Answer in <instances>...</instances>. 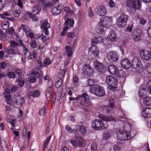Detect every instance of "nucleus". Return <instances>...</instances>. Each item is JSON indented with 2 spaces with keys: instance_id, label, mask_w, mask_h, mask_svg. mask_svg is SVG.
<instances>
[{
  "instance_id": "nucleus-1",
  "label": "nucleus",
  "mask_w": 151,
  "mask_h": 151,
  "mask_svg": "<svg viewBox=\"0 0 151 151\" xmlns=\"http://www.w3.org/2000/svg\"><path fill=\"white\" fill-rule=\"evenodd\" d=\"M90 91L92 93L99 97L103 96L105 95L103 88L98 85H94L93 87L90 89Z\"/></svg>"
},
{
  "instance_id": "nucleus-2",
  "label": "nucleus",
  "mask_w": 151,
  "mask_h": 151,
  "mask_svg": "<svg viewBox=\"0 0 151 151\" xmlns=\"http://www.w3.org/2000/svg\"><path fill=\"white\" fill-rule=\"evenodd\" d=\"M128 19V16L125 14H121L117 21L118 26L119 27L123 28L127 25V22Z\"/></svg>"
},
{
  "instance_id": "nucleus-3",
  "label": "nucleus",
  "mask_w": 151,
  "mask_h": 151,
  "mask_svg": "<svg viewBox=\"0 0 151 151\" xmlns=\"http://www.w3.org/2000/svg\"><path fill=\"white\" fill-rule=\"evenodd\" d=\"M106 82L112 89H114L117 87L118 82L117 79L115 77L112 76H107L106 78Z\"/></svg>"
},
{
  "instance_id": "nucleus-4",
  "label": "nucleus",
  "mask_w": 151,
  "mask_h": 151,
  "mask_svg": "<svg viewBox=\"0 0 151 151\" xmlns=\"http://www.w3.org/2000/svg\"><path fill=\"white\" fill-rule=\"evenodd\" d=\"M92 127L94 129L98 131L105 129L106 128L103 122L99 119H95L92 122Z\"/></svg>"
},
{
  "instance_id": "nucleus-5",
  "label": "nucleus",
  "mask_w": 151,
  "mask_h": 151,
  "mask_svg": "<svg viewBox=\"0 0 151 151\" xmlns=\"http://www.w3.org/2000/svg\"><path fill=\"white\" fill-rule=\"evenodd\" d=\"M98 43L97 37H95L94 38H93L92 41L91 42V46L90 50L95 58L98 57L99 54V51L96 48V46H95Z\"/></svg>"
},
{
  "instance_id": "nucleus-6",
  "label": "nucleus",
  "mask_w": 151,
  "mask_h": 151,
  "mask_svg": "<svg viewBox=\"0 0 151 151\" xmlns=\"http://www.w3.org/2000/svg\"><path fill=\"white\" fill-rule=\"evenodd\" d=\"M131 135L129 132L124 131L117 132V137L120 140H125L130 139Z\"/></svg>"
},
{
  "instance_id": "nucleus-7",
  "label": "nucleus",
  "mask_w": 151,
  "mask_h": 151,
  "mask_svg": "<svg viewBox=\"0 0 151 151\" xmlns=\"http://www.w3.org/2000/svg\"><path fill=\"white\" fill-rule=\"evenodd\" d=\"M112 24L111 18L107 16L103 17L100 18V21L99 23V24L103 25L105 27H109Z\"/></svg>"
},
{
  "instance_id": "nucleus-8",
  "label": "nucleus",
  "mask_w": 151,
  "mask_h": 151,
  "mask_svg": "<svg viewBox=\"0 0 151 151\" xmlns=\"http://www.w3.org/2000/svg\"><path fill=\"white\" fill-rule=\"evenodd\" d=\"M79 96H80V99L81 98L80 103L81 106L85 107H89L91 106L87 102V101L89 99V97L86 93H84L81 95Z\"/></svg>"
},
{
  "instance_id": "nucleus-9",
  "label": "nucleus",
  "mask_w": 151,
  "mask_h": 151,
  "mask_svg": "<svg viewBox=\"0 0 151 151\" xmlns=\"http://www.w3.org/2000/svg\"><path fill=\"white\" fill-rule=\"evenodd\" d=\"M108 60L111 63L116 62L118 60V57L117 53L114 51H111L107 54Z\"/></svg>"
},
{
  "instance_id": "nucleus-10",
  "label": "nucleus",
  "mask_w": 151,
  "mask_h": 151,
  "mask_svg": "<svg viewBox=\"0 0 151 151\" xmlns=\"http://www.w3.org/2000/svg\"><path fill=\"white\" fill-rule=\"evenodd\" d=\"M131 66L134 68L139 70L140 68H142L143 65L141 63L140 60L137 58H134L132 60Z\"/></svg>"
},
{
  "instance_id": "nucleus-11",
  "label": "nucleus",
  "mask_w": 151,
  "mask_h": 151,
  "mask_svg": "<svg viewBox=\"0 0 151 151\" xmlns=\"http://www.w3.org/2000/svg\"><path fill=\"white\" fill-rule=\"evenodd\" d=\"M140 57L146 60H151V52L147 50L142 51L140 52Z\"/></svg>"
},
{
  "instance_id": "nucleus-12",
  "label": "nucleus",
  "mask_w": 151,
  "mask_h": 151,
  "mask_svg": "<svg viewBox=\"0 0 151 151\" xmlns=\"http://www.w3.org/2000/svg\"><path fill=\"white\" fill-rule=\"evenodd\" d=\"M106 9L103 5H100L96 7L95 9L96 13L99 15L103 16L106 13Z\"/></svg>"
},
{
  "instance_id": "nucleus-13",
  "label": "nucleus",
  "mask_w": 151,
  "mask_h": 151,
  "mask_svg": "<svg viewBox=\"0 0 151 151\" xmlns=\"http://www.w3.org/2000/svg\"><path fill=\"white\" fill-rule=\"evenodd\" d=\"M94 65L96 69L100 72L103 73L105 71L106 67L103 63L96 61Z\"/></svg>"
},
{
  "instance_id": "nucleus-14",
  "label": "nucleus",
  "mask_w": 151,
  "mask_h": 151,
  "mask_svg": "<svg viewBox=\"0 0 151 151\" xmlns=\"http://www.w3.org/2000/svg\"><path fill=\"white\" fill-rule=\"evenodd\" d=\"M40 76V74L36 71H33L28 78V80L30 83H34L36 81V78Z\"/></svg>"
},
{
  "instance_id": "nucleus-15",
  "label": "nucleus",
  "mask_w": 151,
  "mask_h": 151,
  "mask_svg": "<svg viewBox=\"0 0 151 151\" xmlns=\"http://www.w3.org/2000/svg\"><path fill=\"white\" fill-rule=\"evenodd\" d=\"M121 64L122 68L126 69H128L131 66L130 61L127 59H125L122 60Z\"/></svg>"
},
{
  "instance_id": "nucleus-16",
  "label": "nucleus",
  "mask_w": 151,
  "mask_h": 151,
  "mask_svg": "<svg viewBox=\"0 0 151 151\" xmlns=\"http://www.w3.org/2000/svg\"><path fill=\"white\" fill-rule=\"evenodd\" d=\"M142 34V32L141 30L138 29L133 33L132 37L135 41H138L141 39V36Z\"/></svg>"
},
{
  "instance_id": "nucleus-17",
  "label": "nucleus",
  "mask_w": 151,
  "mask_h": 151,
  "mask_svg": "<svg viewBox=\"0 0 151 151\" xmlns=\"http://www.w3.org/2000/svg\"><path fill=\"white\" fill-rule=\"evenodd\" d=\"M141 115L144 117L148 118L151 116V108H145L141 112Z\"/></svg>"
},
{
  "instance_id": "nucleus-18",
  "label": "nucleus",
  "mask_w": 151,
  "mask_h": 151,
  "mask_svg": "<svg viewBox=\"0 0 151 151\" xmlns=\"http://www.w3.org/2000/svg\"><path fill=\"white\" fill-rule=\"evenodd\" d=\"M50 27V25L47 22H45L42 24V28H43V32L47 36L49 34L48 29Z\"/></svg>"
},
{
  "instance_id": "nucleus-19",
  "label": "nucleus",
  "mask_w": 151,
  "mask_h": 151,
  "mask_svg": "<svg viewBox=\"0 0 151 151\" xmlns=\"http://www.w3.org/2000/svg\"><path fill=\"white\" fill-rule=\"evenodd\" d=\"M108 38L111 41H115L117 40L116 33L112 30L111 31L108 36Z\"/></svg>"
},
{
  "instance_id": "nucleus-20",
  "label": "nucleus",
  "mask_w": 151,
  "mask_h": 151,
  "mask_svg": "<svg viewBox=\"0 0 151 151\" xmlns=\"http://www.w3.org/2000/svg\"><path fill=\"white\" fill-rule=\"evenodd\" d=\"M108 69L110 73L115 75L118 70L117 67L113 65H109L108 67Z\"/></svg>"
},
{
  "instance_id": "nucleus-21",
  "label": "nucleus",
  "mask_w": 151,
  "mask_h": 151,
  "mask_svg": "<svg viewBox=\"0 0 151 151\" xmlns=\"http://www.w3.org/2000/svg\"><path fill=\"white\" fill-rule=\"evenodd\" d=\"M99 116L100 118L106 122H110L114 119V117L112 116H107L103 114H100Z\"/></svg>"
},
{
  "instance_id": "nucleus-22",
  "label": "nucleus",
  "mask_w": 151,
  "mask_h": 151,
  "mask_svg": "<svg viewBox=\"0 0 151 151\" xmlns=\"http://www.w3.org/2000/svg\"><path fill=\"white\" fill-rule=\"evenodd\" d=\"M149 92L147 91L146 89L142 86L140 88L139 91V95L141 99L144 98L145 94V93Z\"/></svg>"
},
{
  "instance_id": "nucleus-23",
  "label": "nucleus",
  "mask_w": 151,
  "mask_h": 151,
  "mask_svg": "<svg viewBox=\"0 0 151 151\" xmlns=\"http://www.w3.org/2000/svg\"><path fill=\"white\" fill-rule=\"evenodd\" d=\"M25 102L24 98L23 97L21 98L18 100H17L15 102V105L18 108L21 107L23 105V103Z\"/></svg>"
},
{
  "instance_id": "nucleus-24",
  "label": "nucleus",
  "mask_w": 151,
  "mask_h": 151,
  "mask_svg": "<svg viewBox=\"0 0 151 151\" xmlns=\"http://www.w3.org/2000/svg\"><path fill=\"white\" fill-rule=\"evenodd\" d=\"M78 129L77 130H78L82 135H84L86 132V129L85 126L83 125H78L77 127Z\"/></svg>"
},
{
  "instance_id": "nucleus-25",
  "label": "nucleus",
  "mask_w": 151,
  "mask_h": 151,
  "mask_svg": "<svg viewBox=\"0 0 151 151\" xmlns=\"http://www.w3.org/2000/svg\"><path fill=\"white\" fill-rule=\"evenodd\" d=\"M133 9L135 10H140L141 7V2L139 0H136V3L134 4Z\"/></svg>"
},
{
  "instance_id": "nucleus-26",
  "label": "nucleus",
  "mask_w": 151,
  "mask_h": 151,
  "mask_svg": "<svg viewBox=\"0 0 151 151\" xmlns=\"http://www.w3.org/2000/svg\"><path fill=\"white\" fill-rule=\"evenodd\" d=\"M66 71V69H61L58 74V78L59 80H63Z\"/></svg>"
},
{
  "instance_id": "nucleus-27",
  "label": "nucleus",
  "mask_w": 151,
  "mask_h": 151,
  "mask_svg": "<svg viewBox=\"0 0 151 151\" xmlns=\"http://www.w3.org/2000/svg\"><path fill=\"white\" fill-rule=\"evenodd\" d=\"M105 27L103 25L98 24V25L96 29V31L98 33L102 34L104 31Z\"/></svg>"
},
{
  "instance_id": "nucleus-28",
  "label": "nucleus",
  "mask_w": 151,
  "mask_h": 151,
  "mask_svg": "<svg viewBox=\"0 0 151 151\" xmlns=\"http://www.w3.org/2000/svg\"><path fill=\"white\" fill-rule=\"evenodd\" d=\"M85 72L86 73L88 76H90L91 75H93V70L91 69V67H89L88 66H86L85 67Z\"/></svg>"
},
{
  "instance_id": "nucleus-29",
  "label": "nucleus",
  "mask_w": 151,
  "mask_h": 151,
  "mask_svg": "<svg viewBox=\"0 0 151 151\" xmlns=\"http://www.w3.org/2000/svg\"><path fill=\"white\" fill-rule=\"evenodd\" d=\"M29 95L33 97H36L39 96L40 94V92L38 90H35L33 92H30Z\"/></svg>"
},
{
  "instance_id": "nucleus-30",
  "label": "nucleus",
  "mask_w": 151,
  "mask_h": 151,
  "mask_svg": "<svg viewBox=\"0 0 151 151\" xmlns=\"http://www.w3.org/2000/svg\"><path fill=\"white\" fill-rule=\"evenodd\" d=\"M86 145L85 141L83 139H81L77 142L76 146L79 147H83Z\"/></svg>"
},
{
  "instance_id": "nucleus-31",
  "label": "nucleus",
  "mask_w": 151,
  "mask_h": 151,
  "mask_svg": "<svg viewBox=\"0 0 151 151\" xmlns=\"http://www.w3.org/2000/svg\"><path fill=\"white\" fill-rule=\"evenodd\" d=\"M59 6H58L57 7H54L52 8L51 10V12L52 14L54 15H57L60 13L61 10L60 9H59L58 8Z\"/></svg>"
},
{
  "instance_id": "nucleus-32",
  "label": "nucleus",
  "mask_w": 151,
  "mask_h": 151,
  "mask_svg": "<svg viewBox=\"0 0 151 151\" xmlns=\"http://www.w3.org/2000/svg\"><path fill=\"white\" fill-rule=\"evenodd\" d=\"M136 0H128L127 2V6L129 7L133 8L136 3Z\"/></svg>"
},
{
  "instance_id": "nucleus-33",
  "label": "nucleus",
  "mask_w": 151,
  "mask_h": 151,
  "mask_svg": "<svg viewBox=\"0 0 151 151\" xmlns=\"http://www.w3.org/2000/svg\"><path fill=\"white\" fill-rule=\"evenodd\" d=\"M117 72L116 73V76L119 77L124 78L125 76V73L122 70H118Z\"/></svg>"
},
{
  "instance_id": "nucleus-34",
  "label": "nucleus",
  "mask_w": 151,
  "mask_h": 151,
  "mask_svg": "<svg viewBox=\"0 0 151 151\" xmlns=\"http://www.w3.org/2000/svg\"><path fill=\"white\" fill-rule=\"evenodd\" d=\"M65 48L66 50L67 56L69 57H70L72 55V48L70 46L67 45L66 46Z\"/></svg>"
},
{
  "instance_id": "nucleus-35",
  "label": "nucleus",
  "mask_w": 151,
  "mask_h": 151,
  "mask_svg": "<svg viewBox=\"0 0 151 151\" xmlns=\"http://www.w3.org/2000/svg\"><path fill=\"white\" fill-rule=\"evenodd\" d=\"M143 102L145 105L151 106V97L146 98Z\"/></svg>"
},
{
  "instance_id": "nucleus-36",
  "label": "nucleus",
  "mask_w": 151,
  "mask_h": 151,
  "mask_svg": "<svg viewBox=\"0 0 151 151\" xmlns=\"http://www.w3.org/2000/svg\"><path fill=\"white\" fill-rule=\"evenodd\" d=\"M149 94H151V80H150L147 83L146 88Z\"/></svg>"
},
{
  "instance_id": "nucleus-37",
  "label": "nucleus",
  "mask_w": 151,
  "mask_h": 151,
  "mask_svg": "<svg viewBox=\"0 0 151 151\" xmlns=\"http://www.w3.org/2000/svg\"><path fill=\"white\" fill-rule=\"evenodd\" d=\"M1 27L2 29L6 30H6L9 27V23L7 22H5L4 23H3L1 24Z\"/></svg>"
},
{
  "instance_id": "nucleus-38",
  "label": "nucleus",
  "mask_w": 151,
  "mask_h": 151,
  "mask_svg": "<svg viewBox=\"0 0 151 151\" xmlns=\"http://www.w3.org/2000/svg\"><path fill=\"white\" fill-rule=\"evenodd\" d=\"M91 151H98L97 145L96 142H93L91 145Z\"/></svg>"
},
{
  "instance_id": "nucleus-39",
  "label": "nucleus",
  "mask_w": 151,
  "mask_h": 151,
  "mask_svg": "<svg viewBox=\"0 0 151 151\" xmlns=\"http://www.w3.org/2000/svg\"><path fill=\"white\" fill-rule=\"evenodd\" d=\"M62 80H58L55 83V87L57 88H59L61 87L62 85Z\"/></svg>"
},
{
  "instance_id": "nucleus-40",
  "label": "nucleus",
  "mask_w": 151,
  "mask_h": 151,
  "mask_svg": "<svg viewBox=\"0 0 151 151\" xmlns=\"http://www.w3.org/2000/svg\"><path fill=\"white\" fill-rule=\"evenodd\" d=\"M52 89H47L45 93V95L47 99L49 98L51 96V95L52 92Z\"/></svg>"
},
{
  "instance_id": "nucleus-41",
  "label": "nucleus",
  "mask_w": 151,
  "mask_h": 151,
  "mask_svg": "<svg viewBox=\"0 0 151 151\" xmlns=\"http://www.w3.org/2000/svg\"><path fill=\"white\" fill-rule=\"evenodd\" d=\"M65 129L70 134H72L73 132L75 131V129L73 130L68 125H66Z\"/></svg>"
},
{
  "instance_id": "nucleus-42",
  "label": "nucleus",
  "mask_w": 151,
  "mask_h": 151,
  "mask_svg": "<svg viewBox=\"0 0 151 151\" xmlns=\"http://www.w3.org/2000/svg\"><path fill=\"white\" fill-rule=\"evenodd\" d=\"M95 81L93 79H89L87 80L86 83L89 86H93L95 83Z\"/></svg>"
},
{
  "instance_id": "nucleus-43",
  "label": "nucleus",
  "mask_w": 151,
  "mask_h": 151,
  "mask_svg": "<svg viewBox=\"0 0 151 151\" xmlns=\"http://www.w3.org/2000/svg\"><path fill=\"white\" fill-rule=\"evenodd\" d=\"M76 132L75 133V137L76 138H80L82 137L83 135L81 134V133L78 132V130L75 129Z\"/></svg>"
},
{
  "instance_id": "nucleus-44",
  "label": "nucleus",
  "mask_w": 151,
  "mask_h": 151,
  "mask_svg": "<svg viewBox=\"0 0 151 151\" xmlns=\"http://www.w3.org/2000/svg\"><path fill=\"white\" fill-rule=\"evenodd\" d=\"M114 100L112 99H109V104L108 105L110 108H113L114 106Z\"/></svg>"
},
{
  "instance_id": "nucleus-45",
  "label": "nucleus",
  "mask_w": 151,
  "mask_h": 151,
  "mask_svg": "<svg viewBox=\"0 0 151 151\" xmlns=\"http://www.w3.org/2000/svg\"><path fill=\"white\" fill-rule=\"evenodd\" d=\"M7 76L9 78H14L15 76V74L14 72H10L7 73Z\"/></svg>"
},
{
  "instance_id": "nucleus-46",
  "label": "nucleus",
  "mask_w": 151,
  "mask_h": 151,
  "mask_svg": "<svg viewBox=\"0 0 151 151\" xmlns=\"http://www.w3.org/2000/svg\"><path fill=\"white\" fill-rule=\"evenodd\" d=\"M6 1V0H0V10L4 7Z\"/></svg>"
},
{
  "instance_id": "nucleus-47",
  "label": "nucleus",
  "mask_w": 151,
  "mask_h": 151,
  "mask_svg": "<svg viewBox=\"0 0 151 151\" xmlns=\"http://www.w3.org/2000/svg\"><path fill=\"white\" fill-rule=\"evenodd\" d=\"M28 27L26 25H22L18 29V30L20 31L21 29L23 30L24 32L27 31V29H28Z\"/></svg>"
},
{
  "instance_id": "nucleus-48",
  "label": "nucleus",
  "mask_w": 151,
  "mask_h": 151,
  "mask_svg": "<svg viewBox=\"0 0 151 151\" xmlns=\"http://www.w3.org/2000/svg\"><path fill=\"white\" fill-rule=\"evenodd\" d=\"M53 84V82L52 80L51 79H49L48 82V89H52Z\"/></svg>"
},
{
  "instance_id": "nucleus-49",
  "label": "nucleus",
  "mask_w": 151,
  "mask_h": 151,
  "mask_svg": "<svg viewBox=\"0 0 151 151\" xmlns=\"http://www.w3.org/2000/svg\"><path fill=\"white\" fill-rule=\"evenodd\" d=\"M10 46L14 48L17 45V42L14 40H12L10 42Z\"/></svg>"
},
{
  "instance_id": "nucleus-50",
  "label": "nucleus",
  "mask_w": 151,
  "mask_h": 151,
  "mask_svg": "<svg viewBox=\"0 0 151 151\" xmlns=\"http://www.w3.org/2000/svg\"><path fill=\"white\" fill-rule=\"evenodd\" d=\"M45 106L43 107L40 109L39 112V114L40 116H43L45 115Z\"/></svg>"
},
{
  "instance_id": "nucleus-51",
  "label": "nucleus",
  "mask_w": 151,
  "mask_h": 151,
  "mask_svg": "<svg viewBox=\"0 0 151 151\" xmlns=\"http://www.w3.org/2000/svg\"><path fill=\"white\" fill-rule=\"evenodd\" d=\"M111 136L110 134L107 133L104 134L103 139H104L106 140L109 138Z\"/></svg>"
},
{
  "instance_id": "nucleus-52",
  "label": "nucleus",
  "mask_w": 151,
  "mask_h": 151,
  "mask_svg": "<svg viewBox=\"0 0 151 151\" xmlns=\"http://www.w3.org/2000/svg\"><path fill=\"white\" fill-rule=\"evenodd\" d=\"M69 28L68 26L65 27L63 29L60 35L63 36L65 35L67 30Z\"/></svg>"
},
{
  "instance_id": "nucleus-53",
  "label": "nucleus",
  "mask_w": 151,
  "mask_h": 151,
  "mask_svg": "<svg viewBox=\"0 0 151 151\" xmlns=\"http://www.w3.org/2000/svg\"><path fill=\"white\" fill-rule=\"evenodd\" d=\"M17 81L18 82V85L19 86L22 87L24 84V81L22 80H20L19 78L17 80Z\"/></svg>"
},
{
  "instance_id": "nucleus-54",
  "label": "nucleus",
  "mask_w": 151,
  "mask_h": 151,
  "mask_svg": "<svg viewBox=\"0 0 151 151\" xmlns=\"http://www.w3.org/2000/svg\"><path fill=\"white\" fill-rule=\"evenodd\" d=\"M17 46H22V47H23L25 45L23 44V40L21 39L19 40L18 41L17 40Z\"/></svg>"
},
{
  "instance_id": "nucleus-55",
  "label": "nucleus",
  "mask_w": 151,
  "mask_h": 151,
  "mask_svg": "<svg viewBox=\"0 0 151 151\" xmlns=\"http://www.w3.org/2000/svg\"><path fill=\"white\" fill-rule=\"evenodd\" d=\"M37 43L35 41L32 40L30 43L31 46L33 48H35L37 46Z\"/></svg>"
},
{
  "instance_id": "nucleus-56",
  "label": "nucleus",
  "mask_w": 151,
  "mask_h": 151,
  "mask_svg": "<svg viewBox=\"0 0 151 151\" xmlns=\"http://www.w3.org/2000/svg\"><path fill=\"white\" fill-rule=\"evenodd\" d=\"M146 70L149 73H151V63L149 64L147 66Z\"/></svg>"
},
{
  "instance_id": "nucleus-57",
  "label": "nucleus",
  "mask_w": 151,
  "mask_h": 151,
  "mask_svg": "<svg viewBox=\"0 0 151 151\" xmlns=\"http://www.w3.org/2000/svg\"><path fill=\"white\" fill-rule=\"evenodd\" d=\"M44 64L46 65H48L51 63V61L50 59H46L43 62Z\"/></svg>"
},
{
  "instance_id": "nucleus-58",
  "label": "nucleus",
  "mask_w": 151,
  "mask_h": 151,
  "mask_svg": "<svg viewBox=\"0 0 151 151\" xmlns=\"http://www.w3.org/2000/svg\"><path fill=\"white\" fill-rule=\"evenodd\" d=\"M68 37L70 38H73L75 36V34L73 32H68L67 34Z\"/></svg>"
},
{
  "instance_id": "nucleus-59",
  "label": "nucleus",
  "mask_w": 151,
  "mask_h": 151,
  "mask_svg": "<svg viewBox=\"0 0 151 151\" xmlns=\"http://www.w3.org/2000/svg\"><path fill=\"white\" fill-rule=\"evenodd\" d=\"M20 10H15L13 14L14 16L17 17H18L20 15Z\"/></svg>"
},
{
  "instance_id": "nucleus-60",
  "label": "nucleus",
  "mask_w": 151,
  "mask_h": 151,
  "mask_svg": "<svg viewBox=\"0 0 151 151\" xmlns=\"http://www.w3.org/2000/svg\"><path fill=\"white\" fill-rule=\"evenodd\" d=\"M108 107V106H104L103 109V111H106L107 113H109L111 109H109Z\"/></svg>"
},
{
  "instance_id": "nucleus-61",
  "label": "nucleus",
  "mask_w": 151,
  "mask_h": 151,
  "mask_svg": "<svg viewBox=\"0 0 151 151\" xmlns=\"http://www.w3.org/2000/svg\"><path fill=\"white\" fill-rule=\"evenodd\" d=\"M109 6L111 8L114 7L115 6V3L112 0H110L109 1Z\"/></svg>"
},
{
  "instance_id": "nucleus-62",
  "label": "nucleus",
  "mask_w": 151,
  "mask_h": 151,
  "mask_svg": "<svg viewBox=\"0 0 151 151\" xmlns=\"http://www.w3.org/2000/svg\"><path fill=\"white\" fill-rule=\"evenodd\" d=\"M113 149L114 151H120L121 150L120 147L117 145H114Z\"/></svg>"
},
{
  "instance_id": "nucleus-63",
  "label": "nucleus",
  "mask_w": 151,
  "mask_h": 151,
  "mask_svg": "<svg viewBox=\"0 0 151 151\" xmlns=\"http://www.w3.org/2000/svg\"><path fill=\"white\" fill-rule=\"evenodd\" d=\"M6 65V63L5 62H1L0 63V68H1L4 69Z\"/></svg>"
},
{
  "instance_id": "nucleus-64",
  "label": "nucleus",
  "mask_w": 151,
  "mask_h": 151,
  "mask_svg": "<svg viewBox=\"0 0 151 151\" xmlns=\"http://www.w3.org/2000/svg\"><path fill=\"white\" fill-rule=\"evenodd\" d=\"M80 96H78L76 98H72L71 97H69V100L70 101H73L75 100H78L80 99Z\"/></svg>"
}]
</instances>
